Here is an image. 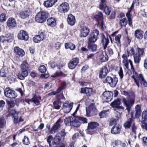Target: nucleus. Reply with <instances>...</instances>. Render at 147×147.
Returning a JSON list of instances; mask_svg holds the SVG:
<instances>
[{"mask_svg": "<svg viewBox=\"0 0 147 147\" xmlns=\"http://www.w3.org/2000/svg\"><path fill=\"white\" fill-rule=\"evenodd\" d=\"M144 53V50L143 49L136 47L131 48L129 51L127 50L122 56V58L123 59V64L125 67V68L127 69H128L129 64V63L131 67V72H133L134 74L135 72L134 70L132 62L130 59L128 60L127 58L129 57L130 53L134 55L135 63H139L141 57L143 56Z\"/></svg>", "mask_w": 147, "mask_h": 147, "instance_id": "nucleus-1", "label": "nucleus"}, {"mask_svg": "<svg viewBox=\"0 0 147 147\" xmlns=\"http://www.w3.org/2000/svg\"><path fill=\"white\" fill-rule=\"evenodd\" d=\"M132 77L138 88L142 86L145 87H147V81L144 79L142 74L138 75L136 72H135Z\"/></svg>", "mask_w": 147, "mask_h": 147, "instance_id": "nucleus-2", "label": "nucleus"}, {"mask_svg": "<svg viewBox=\"0 0 147 147\" xmlns=\"http://www.w3.org/2000/svg\"><path fill=\"white\" fill-rule=\"evenodd\" d=\"M49 16V13L45 11H41L36 15L35 20L38 22L42 23L45 22Z\"/></svg>", "mask_w": 147, "mask_h": 147, "instance_id": "nucleus-3", "label": "nucleus"}, {"mask_svg": "<svg viewBox=\"0 0 147 147\" xmlns=\"http://www.w3.org/2000/svg\"><path fill=\"white\" fill-rule=\"evenodd\" d=\"M87 122V119L85 118L74 116L72 118V121L70 122V124L71 126L78 127L81 123Z\"/></svg>", "mask_w": 147, "mask_h": 147, "instance_id": "nucleus-4", "label": "nucleus"}, {"mask_svg": "<svg viewBox=\"0 0 147 147\" xmlns=\"http://www.w3.org/2000/svg\"><path fill=\"white\" fill-rule=\"evenodd\" d=\"M60 134H58L54 137L52 142V144L54 147H65L66 144L61 143V138Z\"/></svg>", "mask_w": 147, "mask_h": 147, "instance_id": "nucleus-5", "label": "nucleus"}, {"mask_svg": "<svg viewBox=\"0 0 147 147\" xmlns=\"http://www.w3.org/2000/svg\"><path fill=\"white\" fill-rule=\"evenodd\" d=\"M118 79L116 77L112 78L110 76H107L105 79L104 82L108 83L110 86L112 87H115L118 82Z\"/></svg>", "mask_w": 147, "mask_h": 147, "instance_id": "nucleus-6", "label": "nucleus"}, {"mask_svg": "<svg viewBox=\"0 0 147 147\" xmlns=\"http://www.w3.org/2000/svg\"><path fill=\"white\" fill-rule=\"evenodd\" d=\"M133 98L130 100H127L125 98H123V101L124 104L125 105L127 108V111L129 112L130 110V109L131 106L134 104L135 103L134 98L135 95L133 94Z\"/></svg>", "mask_w": 147, "mask_h": 147, "instance_id": "nucleus-7", "label": "nucleus"}, {"mask_svg": "<svg viewBox=\"0 0 147 147\" xmlns=\"http://www.w3.org/2000/svg\"><path fill=\"white\" fill-rule=\"evenodd\" d=\"M113 93L111 91H106L102 94V98L103 100L107 102L111 101L113 98Z\"/></svg>", "mask_w": 147, "mask_h": 147, "instance_id": "nucleus-8", "label": "nucleus"}, {"mask_svg": "<svg viewBox=\"0 0 147 147\" xmlns=\"http://www.w3.org/2000/svg\"><path fill=\"white\" fill-rule=\"evenodd\" d=\"M99 125L98 123L96 122H91L88 123V129H87V133L92 134L94 132V129Z\"/></svg>", "mask_w": 147, "mask_h": 147, "instance_id": "nucleus-9", "label": "nucleus"}, {"mask_svg": "<svg viewBox=\"0 0 147 147\" xmlns=\"http://www.w3.org/2000/svg\"><path fill=\"white\" fill-rule=\"evenodd\" d=\"M4 93L5 96L9 98H14L17 96V94L15 91L10 89L9 88L5 89Z\"/></svg>", "mask_w": 147, "mask_h": 147, "instance_id": "nucleus-10", "label": "nucleus"}, {"mask_svg": "<svg viewBox=\"0 0 147 147\" xmlns=\"http://www.w3.org/2000/svg\"><path fill=\"white\" fill-rule=\"evenodd\" d=\"M10 113L13 117L14 121L15 123H18L20 122H22L24 121L21 117H20V118L18 119L19 116L20 115L19 112H16L14 110H12L11 111Z\"/></svg>", "mask_w": 147, "mask_h": 147, "instance_id": "nucleus-11", "label": "nucleus"}, {"mask_svg": "<svg viewBox=\"0 0 147 147\" xmlns=\"http://www.w3.org/2000/svg\"><path fill=\"white\" fill-rule=\"evenodd\" d=\"M99 34V31L96 29L90 35L88 41L91 42H95L97 39Z\"/></svg>", "mask_w": 147, "mask_h": 147, "instance_id": "nucleus-12", "label": "nucleus"}, {"mask_svg": "<svg viewBox=\"0 0 147 147\" xmlns=\"http://www.w3.org/2000/svg\"><path fill=\"white\" fill-rule=\"evenodd\" d=\"M18 37L19 40L26 41L28 39V36L26 31L21 30L18 33Z\"/></svg>", "mask_w": 147, "mask_h": 147, "instance_id": "nucleus-13", "label": "nucleus"}, {"mask_svg": "<svg viewBox=\"0 0 147 147\" xmlns=\"http://www.w3.org/2000/svg\"><path fill=\"white\" fill-rule=\"evenodd\" d=\"M69 9L68 4L67 3H64L60 5L58 8L59 11L62 13L67 12Z\"/></svg>", "mask_w": 147, "mask_h": 147, "instance_id": "nucleus-14", "label": "nucleus"}, {"mask_svg": "<svg viewBox=\"0 0 147 147\" xmlns=\"http://www.w3.org/2000/svg\"><path fill=\"white\" fill-rule=\"evenodd\" d=\"M101 3L100 5V9L103 10L106 15H109L111 11L105 4V0H101Z\"/></svg>", "mask_w": 147, "mask_h": 147, "instance_id": "nucleus-15", "label": "nucleus"}, {"mask_svg": "<svg viewBox=\"0 0 147 147\" xmlns=\"http://www.w3.org/2000/svg\"><path fill=\"white\" fill-rule=\"evenodd\" d=\"M79 63V59L75 58L72 59L68 64V67L71 69H75Z\"/></svg>", "mask_w": 147, "mask_h": 147, "instance_id": "nucleus-16", "label": "nucleus"}, {"mask_svg": "<svg viewBox=\"0 0 147 147\" xmlns=\"http://www.w3.org/2000/svg\"><path fill=\"white\" fill-rule=\"evenodd\" d=\"M100 34L101 43L103 46L104 49H105L109 42V38L107 37L106 38L103 33H101Z\"/></svg>", "mask_w": 147, "mask_h": 147, "instance_id": "nucleus-17", "label": "nucleus"}, {"mask_svg": "<svg viewBox=\"0 0 147 147\" xmlns=\"http://www.w3.org/2000/svg\"><path fill=\"white\" fill-rule=\"evenodd\" d=\"M120 100L119 99L115 100L114 101L112 102L111 105L112 106L114 109L115 110H117L119 109H124V108L120 106Z\"/></svg>", "mask_w": 147, "mask_h": 147, "instance_id": "nucleus-18", "label": "nucleus"}, {"mask_svg": "<svg viewBox=\"0 0 147 147\" xmlns=\"http://www.w3.org/2000/svg\"><path fill=\"white\" fill-rule=\"evenodd\" d=\"M80 36L82 37H85L88 34L90 30L89 28L86 26H82L81 27L80 30Z\"/></svg>", "mask_w": 147, "mask_h": 147, "instance_id": "nucleus-19", "label": "nucleus"}, {"mask_svg": "<svg viewBox=\"0 0 147 147\" xmlns=\"http://www.w3.org/2000/svg\"><path fill=\"white\" fill-rule=\"evenodd\" d=\"M72 107L73 104L67 102L63 105V109L65 113H68L70 112Z\"/></svg>", "mask_w": 147, "mask_h": 147, "instance_id": "nucleus-20", "label": "nucleus"}, {"mask_svg": "<svg viewBox=\"0 0 147 147\" xmlns=\"http://www.w3.org/2000/svg\"><path fill=\"white\" fill-rule=\"evenodd\" d=\"M108 73V70L107 67L106 66H103L100 69L99 72V77L103 78L107 76Z\"/></svg>", "mask_w": 147, "mask_h": 147, "instance_id": "nucleus-21", "label": "nucleus"}, {"mask_svg": "<svg viewBox=\"0 0 147 147\" xmlns=\"http://www.w3.org/2000/svg\"><path fill=\"white\" fill-rule=\"evenodd\" d=\"M96 16V18H98L100 20L98 22V24L100 25V28L102 30L104 29L105 26L103 20V17L102 13L100 12H98Z\"/></svg>", "mask_w": 147, "mask_h": 147, "instance_id": "nucleus-22", "label": "nucleus"}, {"mask_svg": "<svg viewBox=\"0 0 147 147\" xmlns=\"http://www.w3.org/2000/svg\"><path fill=\"white\" fill-rule=\"evenodd\" d=\"M7 26L9 28H12L16 26V22L15 19L12 18H10L7 22Z\"/></svg>", "mask_w": 147, "mask_h": 147, "instance_id": "nucleus-23", "label": "nucleus"}, {"mask_svg": "<svg viewBox=\"0 0 147 147\" xmlns=\"http://www.w3.org/2000/svg\"><path fill=\"white\" fill-rule=\"evenodd\" d=\"M32 98L30 99V101L33 102L36 105H38L40 104V100H41V98L40 96H37L34 94H33Z\"/></svg>", "mask_w": 147, "mask_h": 147, "instance_id": "nucleus-24", "label": "nucleus"}, {"mask_svg": "<svg viewBox=\"0 0 147 147\" xmlns=\"http://www.w3.org/2000/svg\"><path fill=\"white\" fill-rule=\"evenodd\" d=\"M31 9H28L24 11H21L19 13L20 17L22 19H25L28 17L31 12Z\"/></svg>", "mask_w": 147, "mask_h": 147, "instance_id": "nucleus-25", "label": "nucleus"}, {"mask_svg": "<svg viewBox=\"0 0 147 147\" xmlns=\"http://www.w3.org/2000/svg\"><path fill=\"white\" fill-rule=\"evenodd\" d=\"M121 127L119 125H114L111 129V132L112 134H117L120 133Z\"/></svg>", "mask_w": 147, "mask_h": 147, "instance_id": "nucleus-26", "label": "nucleus"}, {"mask_svg": "<svg viewBox=\"0 0 147 147\" xmlns=\"http://www.w3.org/2000/svg\"><path fill=\"white\" fill-rule=\"evenodd\" d=\"M28 75V71L26 70L21 69L18 74V77L20 80H24L25 77H27Z\"/></svg>", "mask_w": 147, "mask_h": 147, "instance_id": "nucleus-27", "label": "nucleus"}, {"mask_svg": "<svg viewBox=\"0 0 147 147\" xmlns=\"http://www.w3.org/2000/svg\"><path fill=\"white\" fill-rule=\"evenodd\" d=\"M14 51L16 54L20 57L23 56L25 54L24 51L17 47H15L14 48Z\"/></svg>", "mask_w": 147, "mask_h": 147, "instance_id": "nucleus-28", "label": "nucleus"}, {"mask_svg": "<svg viewBox=\"0 0 147 147\" xmlns=\"http://www.w3.org/2000/svg\"><path fill=\"white\" fill-rule=\"evenodd\" d=\"M81 93H85L87 96H91L92 94V90L91 88H81Z\"/></svg>", "mask_w": 147, "mask_h": 147, "instance_id": "nucleus-29", "label": "nucleus"}, {"mask_svg": "<svg viewBox=\"0 0 147 147\" xmlns=\"http://www.w3.org/2000/svg\"><path fill=\"white\" fill-rule=\"evenodd\" d=\"M67 21L69 25L71 26L74 25L76 22L75 17L72 14L69 15L68 16Z\"/></svg>", "mask_w": 147, "mask_h": 147, "instance_id": "nucleus-30", "label": "nucleus"}, {"mask_svg": "<svg viewBox=\"0 0 147 147\" xmlns=\"http://www.w3.org/2000/svg\"><path fill=\"white\" fill-rule=\"evenodd\" d=\"M47 24L48 26L53 27L56 25V20L53 18H49L47 20Z\"/></svg>", "mask_w": 147, "mask_h": 147, "instance_id": "nucleus-31", "label": "nucleus"}, {"mask_svg": "<svg viewBox=\"0 0 147 147\" xmlns=\"http://www.w3.org/2000/svg\"><path fill=\"white\" fill-rule=\"evenodd\" d=\"M86 110L87 113L88 112L89 113L93 114L94 112H95L96 111V108L95 107L93 104H91L89 106L88 108L87 107H86Z\"/></svg>", "mask_w": 147, "mask_h": 147, "instance_id": "nucleus-32", "label": "nucleus"}, {"mask_svg": "<svg viewBox=\"0 0 147 147\" xmlns=\"http://www.w3.org/2000/svg\"><path fill=\"white\" fill-rule=\"evenodd\" d=\"M141 106L140 105H138L135 107L136 113L135 115L136 117H140L141 112Z\"/></svg>", "mask_w": 147, "mask_h": 147, "instance_id": "nucleus-33", "label": "nucleus"}, {"mask_svg": "<svg viewBox=\"0 0 147 147\" xmlns=\"http://www.w3.org/2000/svg\"><path fill=\"white\" fill-rule=\"evenodd\" d=\"M135 36L137 38H142L143 37L142 32L140 30H138L135 31Z\"/></svg>", "mask_w": 147, "mask_h": 147, "instance_id": "nucleus-34", "label": "nucleus"}, {"mask_svg": "<svg viewBox=\"0 0 147 147\" xmlns=\"http://www.w3.org/2000/svg\"><path fill=\"white\" fill-rule=\"evenodd\" d=\"M54 4L51 0H48L44 2V5L46 7H52Z\"/></svg>", "mask_w": 147, "mask_h": 147, "instance_id": "nucleus-35", "label": "nucleus"}, {"mask_svg": "<svg viewBox=\"0 0 147 147\" xmlns=\"http://www.w3.org/2000/svg\"><path fill=\"white\" fill-rule=\"evenodd\" d=\"M29 65L26 61H24L21 65V69L26 70L27 71L28 69Z\"/></svg>", "mask_w": 147, "mask_h": 147, "instance_id": "nucleus-36", "label": "nucleus"}, {"mask_svg": "<svg viewBox=\"0 0 147 147\" xmlns=\"http://www.w3.org/2000/svg\"><path fill=\"white\" fill-rule=\"evenodd\" d=\"M88 48L91 51H96L97 49V45L94 44H88Z\"/></svg>", "mask_w": 147, "mask_h": 147, "instance_id": "nucleus-37", "label": "nucleus"}, {"mask_svg": "<svg viewBox=\"0 0 147 147\" xmlns=\"http://www.w3.org/2000/svg\"><path fill=\"white\" fill-rule=\"evenodd\" d=\"M65 46L66 49L69 48L71 50H74L75 48V45L72 43H66L65 44Z\"/></svg>", "mask_w": 147, "mask_h": 147, "instance_id": "nucleus-38", "label": "nucleus"}, {"mask_svg": "<svg viewBox=\"0 0 147 147\" xmlns=\"http://www.w3.org/2000/svg\"><path fill=\"white\" fill-rule=\"evenodd\" d=\"M109 59L108 55L105 53V55L102 54L100 56V59L102 62H105L107 61Z\"/></svg>", "mask_w": 147, "mask_h": 147, "instance_id": "nucleus-39", "label": "nucleus"}, {"mask_svg": "<svg viewBox=\"0 0 147 147\" xmlns=\"http://www.w3.org/2000/svg\"><path fill=\"white\" fill-rule=\"evenodd\" d=\"M120 24L121 27H125L127 24V20L126 18H124L120 20Z\"/></svg>", "mask_w": 147, "mask_h": 147, "instance_id": "nucleus-40", "label": "nucleus"}, {"mask_svg": "<svg viewBox=\"0 0 147 147\" xmlns=\"http://www.w3.org/2000/svg\"><path fill=\"white\" fill-rule=\"evenodd\" d=\"M132 120V118H130L124 123V125L126 128H129L130 127Z\"/></svg>", "mask_w": 147, "mask_h": 147, "instance_id": "nucleus-41", "label": "nucleus"}, {"mask_svg": "<svg viewBox=\"0 0 147 147\" xmlns=\"http://www.w3.org/2000/svg\"><path fill=\"white\" fill-rule=\"evenodd\" d=\"M117 120L115 119L112 118L111 119L109 122V125L110 126L117 125Z\"/></svg>", "mask_w": 147, "mask_h": 147, "instance_id": "nucleus-42", "label": "nucleus"}, {"mask_svg": "<svg viewBox=\"0 0 147 147\" xmlns=\"http://www.w3.org/2000/svg\"><path fill=\"white\" fill-rule=\"evenodd\" d=\"M6 124V121L4 118H0V128L3 127Z\"/></svg>", "mask_w": 147, "mask_h": 147, "instance_id": "nucleus-43", "label": "nucleus"}, {"mask_svg": "<svg viewBox=\"0 0 147 147\" xmlns=\"http://www.w3.org/2000/svg\"><path fill=\"white\" fill-rule=\"evenodd\" d=\"M6 75V70L3 68H1L0 70V76L1 77H5Z\"/></svg>", "mask_w": 147, "mask_h": 147, "instance_id": "nucleus-44", "label": "nucleus"}, {"mask_svg": "<svg viewBox=\"0 0 147 147\" xmlns=\"http://www.w3.org/2000/svg\"><path fill=\"white\" fill-rule=\"evenodd\" d=\"M38 70L41 73H44L46 71L47 68L45 66L42 65L39 67Z\"/></svg>", "mask_w": 147, "mask_h": 147, "instance_id": "nucleus-45", "label": "nucleus"}, {"mask_svg": "<svg viewBox=\"0 0 147 147\" xmlns=\"http://www.w3.org/2000/svg\"><path fill=\"white\" fill-rule=\"evenodd\" d=\"M147 119V110L143 111L142 115V120L141 121H145Z\"/></svg>", "mask_w": 147, "mask_h": 147, "instance_id": "nucleus-46", "label": "nucleus"}, {"mask_svg": "<svg viewBox=\"0 0 147 147\" xmlns=\"http://www.w3.org/2000/svg\"><path fill=\"white\" fill-rule=\"evenodd\" d=\"M22 142L24 144L26 145H28L30 143L28 138L26 136H24Z\"/></svg>", "mask_w": 147, "mask_h": 147, "instance_id": "nucleus-47", "label": "nucleus"}, {"mask_svg": "<svg viewBox=\"0 0 147 147\" xmlns=\"http://www.w3.org/2000/svg\"><path fill=\"white\" fill-rule=\"evenodd\" d=\"M40 37L38 35H36L33 38V41L36 43L39 42L41 40Z\"/></svg>", "mask_w": 147, "mask_h": 147, "instance_id": "nucleus-48", "label": "nucleus"}, {"mask_svg": "<svg viewBox=\"0 0 147 147\" xmlns=\"http://www.w3.org/2000/svg\"><path fill=\"white\" fill-rule=\"evenodd\" d=\"M61 119H59L54 124L53 126H55V127H57V129H59L60 127V124L61 123Z\"/></svg>", "mask_w": 147, "mask_h": 147, "instance_id": "nucleus-49", "label": "nucleus"}, {"mask_svg": "<svg viewBox=\"0 0 147 147\" xmlns=\"http://www.w3.org/2000/svg\"><path fill=\"white\" fill-rule=\"evenodd\" d=\"M121 37V35L120 34H118L115 38V40L116 41V42L118 44H121L120 38Z\"/></svg>", "mask_w": 147, "mask_h": 147, "instance_id": "nucleus-50", "label": "nucleus"}, {"mask_svg": "<svg viewBox=\"0 0 147 147\" xmlns=\"http://www.w3.org/2000/svg\"><path fill=\"white\" fill-rule=\"evenodd\" d=\"M54 107L56 109H60V104L58 103V101H55L53 103Z\"/></svg>", "mask_w": 147, "mask_h": 147, "instance_id": "nucleus-51", "label": "nucleus"}, {"mask_svg": "<svg viewBox=\"0 0 147 147\" xmlns=\"http://www.w3.org/2000/svg\"><path fill=\"white\" fill-rule=\"evenodd\" d=\"M53 139V136L51 135L49 136L47 138V141L48 143L49 147H51L52 146L51 144V141Z\"/></svg>", "mask_w": 147, "mask_h": 147, "instance_id": "nucleus-52", "label": "nucleus"}, {"mask_svg": "<svg viewBox=\"0 0 147 147\" xmlns=\"http://www.w3.org/2000/svg\"><path fill=\"white\" fill-rule=\"evenodd\" d=\"M58 129L55 127V126H53L50 131V133L51 134H54L57 131Z\"/></svg>", "mask_w": 147, "mask_h": 147, "instance_id": "nucleus-53", "label": "nucleus"}, {"mask_svg": "<svg viewBox=\"0 0 147 147\" xmlns=\"http://www.w3.org/2000/svg\"><path fill=\"white\" fill-rule=\"evenodd\" d=\"M109 110L107 111L104 110L101 112L99 113V116L101 118H103L106 115L107 112H109Z\"/></svg>", "mask_w": 147, "mask_h": 147, "instance_id": "nucleus-54", "label": "nucleus"}, {"mask_svg": "<svg viewBox=\"0 0 147 147\" xmlns=\"http://www.w3.org/2000/svg\"><path fill=\"white\" fill-rule=\"evenodd\" d=\"M7 103L9 106L11 108L13 107L15 105V103L13 100L11 101H8L7 102Z\"/></svg>", "mask_w": 147, "mask_h": 147, "instance_id": "nucleus-55", "label": "nucleus"}, {"mask_svg": "<svg viewBox=\"0 0 147 147\" xmlns=\"http://www.w3.org/2000/svg\"><path fill=\"white\" fill-rule=\"evenodd\" d=\"M5 102L3 100H0V112L1 111L4 106Z\"/></svg>", "mask_w": 147, "mask_h": 147, "instance_id": "nucleus-56", "label": "nucleus"}, {"mask_svg": "<svg viewBox=\"0 0 147 147\" xmlns=\"http://www.w3.org/2000/svg\"><path fill=\"white\" fill-rule=\"evenodd\" d=\"M62 90H63V89L60 86L59 88L56 91L52 92L51 94L52 95H55L56 94L60 92Z\"/></svg>", "mask_w": 147, "mask_h": 147, "instance_id": "nucleus-57", "label": "nucleus"}, {"mask_svg": "<svg viewBox=\"0 0 147 147\" xmlns=\"http://www.w3.org/2000/svg\"><path fill=\"white\" fill-rule=\"evenodd\" d=\"M6 20L5 16L4 14H2L0 16V21L1 22L5 21Z\"/></svg>", "mask_w": 147, "mask_h": 147, "instance_id": "nucleus-58", "label": "nucleus"}, {"mask_svg": "<svg viewBox=\"0 0 147 147\" xmlns=\"http://www.w3.org/2000/svg\"><path fill=\"white\" fill-rule=\"evenodd\" d=\"M63 73L61 71H57L56 72L55 74L52 75L51 77L53 78L55 77H56L62 76Z\"/></svg>", "mask_w": 147, "mask_h": 147, "instance_id": "nucleus-59", "label": "nucleus"}, {"mask_svg": "<svg viewBox=\"0 0 147 147\" xmlns=\"http://www.w3.org/2000/svg\"><path fill=\"white\" fill-rule=\"evenodd\" d=\"M107 53L110 55H113V49L110 47H107Z\"/></svg>", "mask_w": 147, "mask_h": 147, "instance_id": "nucleus-60", "label": "nucleus"}, {"mask_svg": "<svg viewBox=\"0 0 147 147\" xmlns=\"http://www.w3.org/2000/svg\"><path fill=\"white\" fill-rule=\"evenodd\" d=\"M118 73L120 76V78L122 79L123 78V70L121 67H120L119 70L118 72Z\"/></svg>", "mask_w": 147, "mask_h": 147, "instance_id": "nucleus-61", "label": "nucleus"}, {"mask_svg": "<svg viewBox=\"0 0 147 147\" xmlns=\"http://www.w3.org/2000/svg\"><path fill=\"white\" fill-rule=\"evenodd\" d=\"M5 36L9 38L11 40V41H12V40H13V36L12 34H11L10 33H8L6 34L5 35Z\"/></svg>", "mask_w": 147, "mask_h": 147, "instance_id": "nucleus-62", "label": "nucleus"}, {"mask_svg": "<svg viewBox=\"0 0 147 147\" xmlns=\"http://www.w3.org/2000/svg\"><path fill=\"white\" fill-rule=\"evenodd\" d=\"M143 141L144 146H146L147 147V137H144L143 138Z\"/></svg>", "mask_w": 147, "mask_h": 147, "instance_id": "nucleus-63", "label": "nucleus"}, {"mask_svg": "<svg viewBox=\"0 0 147 147\" xmlns=\"http://www.w3.org/2000/svg\"><path fill=\"white\" fill-rule=\"evenodd\" d=\"M66 83L65 82H63L61 83L60 86L63 89H65L66 87Z\"/></svg>", "mask_w": 147, "mask_h": 147, "instance_id": "nucleus-64", "label": "nucleus"}]
</instances>
